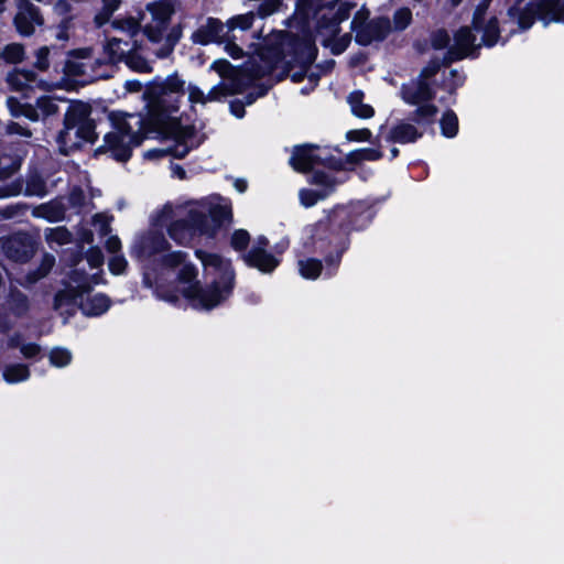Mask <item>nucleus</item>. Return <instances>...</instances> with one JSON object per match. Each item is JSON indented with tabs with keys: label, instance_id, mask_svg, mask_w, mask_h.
<instances>
[{
	"label": "nucleus",
	"instance_id": "f257e3e1",
	"mask_svg": "<svg viewBox=\"0 0 564 564\" xmlns=\"http://www.w3.org/2000/svg\"><path fill=\"white\" fill-rule=\"evenodd\" d=\"M200 261L206 281H198L196 267L183 251H173L161 257L158 269L144 272V283L154 289L156 297L176 303L184 297L196 310H213L232 294L235 272L229 259L200 249L195 251Z\"/></svg>",
	"mask_w": 564,
	"mask_h": 564
},
{
	"label": "nucleus",
	"instance_id": "f03ea898",
	"mask_svg": "<svg viewBox=\"0 0 564 564\" xmlns=\"http://www.w3.org/2000/svg\"><path fill=\"white\" fill-rule=\"evenodd\" d=\"M111 130L104 137V144L99 149L102 152H110L117 161H127L131 155V150L141 143L147 126L150 129H160L167 133L175 142L172 148L152 149L144 153L149 160L159 159L165 155L184 158L192 149L198 147L202 142L200 137L188 124H183L180 119H173L164 126H153L150 118L147 121L140 113H126L112 111L108 116Z\"/></svg>",
	"mask_w": 564,
	"mask_h": 564
},
{
	"label": "nucleus",
	"instance_id": "7ed1b4c3",
	"mask_svg": "<svg viewBox=\"0 0 564 564\" xmlns=\"http://www.w3.org/2000/svg\"><path fill=\"white\" fill-rule=\"evenodd\" d=\"M232 221V205L228 198L212 195L188 204L187 220L169 226L170 237L187 246L197 237L213 238L225 225Z\"/></svg>",
	"mask_w": 564,
	"mask_h": 564
},
{
	"label": "nucleus",
	"instance_id": "20e7f679",
	"mask_svg": "<svg viewBox=\"0 0 564 564\" xmlns=\"http://www.w3.org/2000/svg\"><path fill=\"white\" fill-rule=\"evenodd\" d=\"M97 283L96 275L87 276L82 269H75L68 278L65 290L56 294L54 308L61 315L70 316L79 306L86 316H99L110 307V300L102 293H90L93 284Z\"/></svg>",
	"mask_w": 564,
	"mask_h": 564
},
{
	"label": "nucleus",
	"instance_id": "39448f33",
	"mask_svg": "<svg viewBox=\"0 0 564 564\" xmlns=\"http://www.w3.org/2000/svg\"><path fill=\"white\" fill-rule=\"evenodd\" d=\"M209 68L218 73L223 78V82L215 85L208 93H204L195 85H189L187 87V93L191 104L205 105L210 101L220 100L229 95L240 93L246 86L250 85L252 80L271 72L272 66L269 64L257 68L246 66L242 70H237L228 61L217 59Z\"/></svg>",
	"mask_w": 564,
	"mask_h": 564
},
{
	"label": "nucleus",
	"instance_id": "423d86ee",
	"mask_svg": "<svg viewBox=\"0 0 564 564\" xmlns=\"http://www.w3.org/2000/svg\"><path fill=\"white\" fill-rule=\"evenodd\" d=\"M490 0H484L475 10L473 18L474 29L481 33V41L477 42L476 36L467 28H460L454 35L444 57L446 63L470 56L481 44L494 46L499 40L497 18L488 11Z\"/></svg>",
	"mask_w": 564,
	"mask_h": 564
},
{
	"label": "nucleus",
	"instance_id": "0eeeda50",
	"mask_svg": "<svg viewBox=\"0 0 564 564\" xmlns=\"http://www.w3.org/2000/svg\"><path fill=\"white\" fill-rule=\"evenodd\" d=\"M184 84L174 75L150 88L145 97L151 124L164 126L166 122L177 119L173 113L178 109V99L184 94Z\"/></svg>",
	"mask_w": 564,
	"mask_h": 564
},
{
	"label": "nucleus",
	"instance_id": "6e6552de",
	"mask_svg": "<svg viewBox=\"0 0 564 564\" xmlns=\"http://www.w3.org/2000/svg\"><path fill=\"white\" fill-rule=\"evenodd\" d=\"M90 107L86 104L72 105L65 116V128L58 135L59 149L68 153L82 142L96 140L95 124L89 118Z\"/></svg>",
	"mask_w": 564,
	"mask_h": 564
},
{
	"label": "nucleus",
	"instance_id": "1a4fd4ad",
	"mask_svg": "<svg viewBox=\"0 0 564 564\" xmlns=\"http://www.w3.org/2000/svg\"><path fill=\"white\" fill-rule=\"evenodd\" d=\"M438 68L440 64L437 62L430 63L422 69L417 80L404 85L402 88L403 100L419 106L415 111V120L417 122H431L437 112L433 105L426 102L433 96L427 82L437 73Z\"/></svg>",
	"mask_w": 564,
	"mask_h": 564
},
{
	"label": "nucleus",
	"instance_id": "9d476101",
	"mask_svg": "<svg viewBox=\"0 0 564 564\" xmlns=\"http://www.w3.org/2000/svg\"><path fill=\"white\" fill-rule=\"evenodd\" d=\"M173 216V208L166 205L153 218V229L148 234L139 236L134 239L131 248V253L141 261H145L161 252L165 251L169 242L163 234L159 230L165 226L166 221Z\"/></svg>",
	"mask_w": 564,
	"mask_h": 564
},
{
	"label": "nucleus",
	"instance_id": "9b49d317",
	"mask_svg": "<svg viewBox=\"0 0 564 564\" xmlns=\"http://www.w3.org/2000/svg\"><path fill=\"white\" fill-rule=\"evenodd\" d=\"M535 17L545 24L564 22V0H540L536 3H530L519 17V26L522 30L529 29Z\"/></svg>",
	"mask_w": 564,
	"mask_h": 564
},
{
	"label": "nucleus",
	"instance_id": "f8f14e48",
	"mask_svg": "<svg viewBox=\"0 0 564 564\" xmlns=\"http://www.w3.org/2000/svg\"><path fill=\"white\" fill-rule=\"evenodd\" d=\"M369 12L366 9H360L352 22L351 28L356 33V41L362 45H368L372 41L383 40L390 32V22L388 19H376L367 21Z\"/></svg>",
	"mask_w": 564,
	"mask_h": 564
},
{
	"label": "nucleus",
	"instance_id": "ddd939ff",
	"mask_svg": "<svg viewBox=\"0 0 564 564\" xmlns=\"http://www.w3.org/2000/svg\"><path fill=\"white\" fill-rule=\"evenodd\" d=\"M312 184L321 186L319 191L315 189H301L299 197L301 204L304 207H312L318 200L326 198L335 188V186L343 182V180L336 178L332 175V171L328 172L322 170H314L311 181Z\"/></svg>",
	"mask_w": 564,
	"mask_h": 564
},
{
	"label": "nucleus",
	"instance_id": "4468645a",
	"mask_svg": "<svg viewBox=\"0 0 564 564\" xmlns=\"http://www.w3.org/2000/svg\"><path fill=\"white\" fill-rule=\"evenodd\" d=\"M290 164L299 172L314 170L319 164L328 167L332 166V163L328 161L327 151L312 145L295 147L290 158Z\"/></svg>",
	"mask_w": 564,
	"mask_h": 564
},
{
	"label": "nucleus",
	"instance_id": "2eb2a0df",
	"mask_svg": "<svg viewBox=\"0 0 564 564\" xmlns=\"http://www.w3.org/2000/svg\"><path fill=\"white\" fill-rule=\"evenodd\" d=\"M8 107L13 116H25L31 120H39L41 118L54 115L58 106L51 97H40L36 100V107L20 105L13 97L8 98Z\"/></svg>",
	"mask_w": 564,
	"mask_h": 564
},
{
	"label": "nucleus",
	"instance_id": "dca6fc26",
	"mask_svg": "<svg viewBox=\"0 0 564 564\" xmlns=\"http://www.w3.org/2000/svg\"><path fill=\"white\" fill-rule=\"evenodd\" d=\"M268 240L265 237H259L251 250L245 256L248 265L257 268L263 273L272 272L279 264V260L264 250Z\"/></svg>",
	"mask_w": 564,
	"mask_h": 564
},
{
	"label": "nucleus",
	"instance_id": "f3484780",
	"mask_svg": "<svg viewBox=\"0 0 564 564\" xmlns=\"http://www.w3.org/2000/svg\"><path fill=\"white\" fill-rule=\"evenodd\" d=\"M14 24L21 35H31L35 25L43 24V18L40 15L39 9L33 4L21 0L19 11L14 18Z\"/></svg>",
	"mask_w": 564,
	"mask_h": 564
},
{
	"label": "nucleus",
	"instance_id": "a211bd4d",
	"mask_svg": "<svg viewBox=\"0 0 564 564\" xmlns=\"http://www.w3.org/2000/svg\"><path fill=\"white\" fill-rule=\"evenodd\" d=\"M148 10L152 15L153 21L155 22V28L147 26L145 33L151 41L156 42L161 36L162 29L172 17L174 9L170 1L163 0L155 3H150L148 6Z\"/></svg>",
	"mask_w": 564,
	"mask_h": 564
},
{
	"label": "nucleus",
	"instance_id": "6ab92c4d",
	"mask_svg": "<svg viewBox=\"0 0 564 564\" xmlns=\"http://www.w3.org/2000/svg\"><path fill=\"white\" fill-rule=\"evenodd\" d=\"M228 40L226 24L215 19H209L205 25L193 34V41L199 44L223 43Z\"/></svg>",
	"mask_w": 564,
	"mask_h": 564
},
{
	"label": "nucleus",
	"instance_id": "aec40b11",
	"mask_svg": "<svg viewBox=\"0 0 564 564\" xmlns=\"http://www.w3.org/2000/svg\"><path fill=\"white\" fill-rule=\"evenodd\" d=\"M90 57V48H80L74 51L65 66L67 74L74 76L88 75L90 78H93V75L88 74V69H93Z\"/></svg>",
	"mask_w": 564,
	"mask_h": 564
},
{
	"label": "nucleus",
	"instance_id": "412c9836",
	"mask_svg": "<svg viewBox=\"0 0 564 564\" xmlns=\"http://www.w3.org/2000/svg\"><path fill=\"white\" fill-rule=\"evenodd\" d=\"M2 248L8 258L17 261L24 262L32 254V245L22 237H12L6 240Z\"/></svg>",
	"mask_w": 564,
	"mask_h": 564
},
{
	"label": "nucleus",
	"instance_id": "4be33fe9",
	"mask_svg": "<svg viewBox=\"0 0 564 564\" xmlns=\"http://www.w3.org/2000/svg\"><path fill=\"white\" fill-rule=\"evenodd\" d=\"M134 48V44L131 45L129 42L123 41L122 39L111 37L106 42L104 52L107 62L117 63L122 59L126 61L129 53Z\"/></svg>",
	"mask_w": 564,
	"mask_h": 564
},
{
	"label": "nucleus",
	"instance_id": "5701e85b",
	"mask_svg": "<svg viewBox=\"0 0 564 564\" xmlns=\"http://www.w3.org/2000/svg\"><path fill=\"white\" fill-rule=\"evenodd\" d=\"M2 378L9 384L24 382L30 378V369L23 364H10L3 368Z\"/></svg>",
	"mask_w": 564,
	"mask_h": 564
},
{
	"label": "nucleus",
	"instance_id": "b1692460",
	"mask_svg": "<svg viewBox=\"0 0 564 564\" xmlns=\"http://www.w3.org/2000/svg\"><path fill=\"white\" fill-rule=\"evenodd\" d=\"M422 133L417 132L416 128L410 123L400 122L392 128L390 132V140L399 143H408L415 141Z\"/></svg>",
	"mask_w": 564,
	"mask_h": 564
},
{
	"label": "nucleus",
	"instance_id": "393cba45",
	"mask_svg": "<svg viewBox=\"0 0 564 564\" xmlns=\"http://www.w3.org/2000/svg\"><path fill=\"white\" fill-rule=\"evenodd\" d=\"M348 104L350 106L351 112L359 118H371L375 113L373 108L368 105L364 104V93L356 90L352 91L348 96Z\"/></svg>",
	"mask_w": 564,
	"mask_h": 564
},
{
	"label": "nucleus",
	"instance_id": "a878e982",
	"mask_svg": "<svg viewBox=\"0 0 564 564\" xmlns=\"http://www.w3.org/2000/svg\"><path fill=\"white\" fill-rule=\"evenodd\" d=\"M8 83L15 90H24L34 86L35 77L32 72L14 70L8 75Z\"/></svg>",
	"mask_w": 564,
	"mask_h": 564
},
{
	"label": "nucleus",
	"instance_id": "bb28decb",
	"mask_svg": "<svg viewBox=\"0 0 564 564\" xmlns=\"http://www.w3.org/2000/svg\"><path fill=\"white\" fill-rule=\"evenodd\" d=\"M55 263V258L51 254H44L42 261L34 272H30L25 278V283L33 284L48 274Z\"/></svg>",
	"mask_w": 564,
	"mask_h": 564
},
{
	"label": "nucleus",
	"instance_id": "cd10ccee",
	"mask_svg": "<svg viewBox=\"0 0 564 564\" xmlns=\"http://www.w3.org/2000/svg\"><path fill=\"white\" fill-rule=\"evenodd\" d=\"M48 360L53 367L65 368L70 365L73 360V354L67 348L54 347L48 351Z\"/></svg>",
	"mask_w": 564,
	"mask_h": 564
},
{
	"label": "nucleus",
	"instance_id": "c85d7f7f",
	"mask_svg": "<svg viewBox=\"0 0 564 564\" xmlns=\"http://www.w3.org/2000/svg\"><path fill=\"white\" fill-rule=\"evenodd\" d=\"M299 271L304 279L315 280L322 272L321 261L312 258L299 260Z\"/></svg>",
	"mask_w": 564,
	"mask_h": 564
},
{
	"label": "nucleus",
	"instance_id": "c756f323",
	"mask_svg": "<svg viewBox=\"0 0 564 564\" xmlns=\"http://www.w3.org/2000/svg\"><path fill=\"white\" fill-rule=\"evenodd\" d=\"M121 0H102V9L95 17V22L98 26L104 25L119 8Z\"/></svg>",
	"mask_w": 564,
	"mask_h": 564
},
{
	"label": "nucleus",
	"instance_id": "7c9ffc66",
	"mask_svg": "<svg viewBox=\"0 0 564 564\" xmlns=\"http://www.w3.org/2000/svg\"><path fill=\"white\" fill-rule=\"evenodd\" d=\"M441 129L443 135L446 138H453L458 131V119L452 111H447L443 115L441 120Z\"/></svg>",
	"mask_w": 564,
	"mask_h": 564
},
{
	"label": "nucleus",
	"instance_id": "2f4dec72",
	"mask_svg": "<svg viewBox=\"0 0 564 564\" xmlns=\"http://www.w3.org/2000/svg\"><path fill=\"white\" fill-rule=\"evenodd\" d=\"M24 58V48L21 44L12 43L2 51V59L7 63H20Z\"/></svg>",
	"mask_w": 564,
	"mask_h": 564
},
{
	"label": "nucleus",
	"instance_id": "473e14b6",
	"mask_svg": "<svg viewBox=\"0 0 564 564\" xmlns=\"http://www.w3.org/2000/svg\"><path fill=\"white\" fill-rule=\"evenodd\" d=\"M253 23V14L252 13H246V14H240V15H237L232 19H230L227 24H226V29L228 30V34L231 33V31H234L235 29H240V30H248L249 28H251Z\"/></svg>",
	"mask_w": 564,
	"mask_h": 564
},
{
	"label": "nucleus",
	"instance_id": "72a5a7b5",
	"mask_svg": "<svg viewBox=\"0 0 564 564\" xmlns=\"http://www.w3.org/2000/svg\"><path fill=\"white\" fill-rule=\"evenodd\" d=\"M111 25L113 29L122 31L129 36H134L140 30V23L133 18L115 20Z\"/></svg>",
	"mask_w": 564,
	"mask_h": 564
},
{
	"label": "nucleus",
	"instance_id": "f704fd0d",
	"mask_svg": "<svg viewBox=\"0 0 564 564\" xmlns=\"http://www.w3.org/2000/svg\"><path fill=\"white\" fill-rule=\"evenodd\" d=\"M126 64L131 69H133L135 72H141V73L151 72V67H150L148 61L134 53H131V52L127 56Z\"/></svg>",
	"mask_w": 564,
	"mask_h": 564
},
{
	"label": "nucleus",
	"instance_id": "c9c22d12",
	"mask_svg": "<svg viewBox=\"0 0 564 564\" xmlns=\"http://www.w3.org/2000/svg\"><path fill=\"white\" fill-rule=\"evenodd\" d=\"M412 20V13L409 9L402 8L394 13L393 24L395 30H404L409 26Z\"/></svg>",
	"mask_w": 564,
	"mask_h": 564
},
{
	"label": "nucleus",
	"instance_id": "e433bc0d",
	"mask_svg": "<svg viewBox=\"0 0 564 564\" xmlns=\"http://www.w3.org/2000/svg\"><path fill=\"white\" fill-rule=\"evenodd\" d=\"M451 44L452 43L449 42V36L446 31L438 30V31H435L434 33H432L431 45L435 50H442L445 47L449 48Z\"/></svg>",
	"mask_w": 564,
	"mask_h": 564
},
{
	"label": "nucleus",
	"instance_id": "4c0bfd02",
	"mask_svg": "<svg viewBox=\"0 0 564 564\" xmlns=\"http://www.w3.org/2000/svg\"><path fill=\"white\" fill-rule=\"evenodd\" d=\"M250 240L248 231L238 229L231 236V246L235 250H243Z\"/></svg>",
	"mask_w": 564,
	"mask_h": 564
},
{
	"label": "nucleus",
	"instance_id": "58836bf2",
	"mask_svg": "<svg viewBox=\"0 0 564 564\" xmlns=\"http://www.w3.org/2000/svg\"><path fill=\"white\" fill-rule=\"evenodd\" d=\"M112 218L106 214H97L94 217V226L100 235H107L110 230Z\"/></svg>",
	"mask_w": 564,
	"mask_h": 564
},
{
	"label": "nucleus",
	"instance_id": "ea45409f",
	"mask_svg": "<svg viewBox=\"0 0 564 564\" xmlns=\"http://www.w3.org/2000/svg\"><path fill=\"white\" fill-rule=\"evenodd\" d=\"M69 232L64 228H55L51 229L50 232L46 234V238L48 241L57 242L59 245L66 243L69 241Z\"/></svg>",
	"mask_w": 564,
	"mask_h": 564
},
{
	"label": "nucleus",
	"instance_id": "a19ab883",
	"mask_svg": "<svg viewBox=\"0 0 564 564\" xmlns=\"http://www.w3.org/2000/svg\"><path fill=\"white\" fill-rule=\"evenodd\" d=\"M126 267H127V260L121 254H115L109 260V270L113 274H121L124 271Z\"/></svg>",
	"mask_w": 564,
	"mask_h": 564
},
{
	"label": "nucleus",
	"instance_id": "79ce46f5",
	"mask_svg": "<svg viewBox=\"0 0 564 564\" xmlns=\"http://www.w3.org/2000/svg\"><path fill=\"white\" fill-rule=\"evenodd\" d=\"M26 192L29 195L43 196L46 193L45 185L40 178H33L28 182Z\"/></svg>",
	"mask_w": 564,
	"mask_h": 564
},
{
	"label": "nucleus",
	"instance_id": "37998d69",
	"mask_svg": "<svg viewBox=\"0 0 564 564\" xmlns=\"http://www.w3.org/2000/svg\"><path fill=\"white\" fill-rule=\"evenodd\" d=\"M370 137H371V132L368 129H355V130H349L346 133V138L349 141H357V142L367 141L370 139Z\"/></svg>",
	"mask_w": 564,
	"mask_h": 564
},
{
	"label": "nucleus",
	"instance_id": "c03bdc74",
	"mask_svg": "<svg viewBox=\"0 0 564 564\" xmlns=\"http://www.w3.org/2000/svg\"><path fill=\"white\" fill-rule=\"evenodd\" d=\"M11 307L17 315L23 314L28 310L26 297L22 294H17L12 297Z\"/></svg>",
	"mask_w": 564,
	"mask_h": 564
},
{
	"label": "nucleus",
	"instance_id": "a18cd8bd",
	"mask_svg": "<svg viewBox=\"0 0 564 564\" xmlns=\"http://www.w3.org/2000/svg\"><path fill=\"white\" fill-rule=\"evenodd\" d=\"M48 47L43 46L36 52L35 66L41 70H45L48 67Z\"/></svg>",
	"mask_w": 564,
	"mask_h": 564
},
{
	"label": "nucleus",
	"instance_id": "49530a36",
	"mask_svg": "<svg viewBox=\"0 0 564 564\" xmlns=\"http://www.w3.org/2000/svg\"><path fill=\"white\" fill-rule=\"evenodd\" d=\"M87 262L93 269H98L104 263V257L99 249H91L87 254Z\"/></svg>",
	"mask_w": 564,
	"mask_h": 564
},
{
	"label": "nucleus",
	"instance_id": "de8ad7c7",
	"mask_svg": "<svg viewBox=\"0 0 564 564\" xmlns=\"http://www.w3.org/2000/svg\"><path fill=\"white\" fill-rule=\"evenodd\" d=\"M344 19H346V15H343L339 19L332 21L330 24L327 26H322L319 29V33L325 36H328L329 39L335 36L339 32L338 24Z\"/></svg>",
	"mask_w": 564,
	"mask_h": 564
},
{
	"label": "nucleus",
	"instance_id": "09e8293b",
	"mask_svg": "<svg viewBox=\"0 0 564 564\" xmlns=\"http://www.w3.org/2000/svg\"><path fill=\"white\" fill-rule=\"evenodd\" d=\"M221 44H225V51L232 58H240L242 56V50L237 44L232 43L230 34H228V40Z\"/></svg>",
	"mask_w": 564,
	"mask_h": 564
},
{
	"label": "nucleus",
	"instance_id": "8fccbe9b",
	"mask_svg": "<svg viewBox=\"0 0 564 564\" xmlns=\"http://www.w3.org/2000/svg\"><path fill=\"white\" fill-rule=\"evenodd\" d=\"M355 155L357 160H377L381 153L377 149H361Z\"/></svg>",
	"mask_w": 564,
	"mask_h": 564
},
{
	"label": "nucleus",
	"instance_id": "3c124183",
	"mask_svg": "<svg viewBox=\"0 0 564 564\" xmlns=\"http://www.w3.org/2000/svg\"><path fill=\"white\" fill-rule=\"evenodd\" d=\"M20 351L25 358H32L40 352V346L34 343L23 344Z\"/></svg>",
	"mask_w": 564,
	"mask_h": 564
},
{
	"label": "nucleus",
	"instance_id": "603ef678",
	"mask_svg": "<svg viewBox=\"0 0 564 564\" xmlns=\"http://www.w3.org/2000/svg\"><path fill=\"white\" fill-rule=\"evenodd\" d=\"M321 230H324V225L319 224V225L307 226L304 229L303 238L306 240H311V243L315 245V241H314L315 235L317 234V231H321Z\"/></svg>",
	"mask_w": 564,
	"mask_h": 564
},
{
	"label": "nucleus",
	"instance_id": "864d4df0",
	"mask_svg": "<svg viewBox=\"0 0 564 564\" xmlns=\"http://www.w3.org/2000/svg\"><path fill=\"white\" fill-rule=\"evenodd\" d=\"M105 245L110 253H117L121 249V241L117 236H110Z\"/></svg>",
	"mask_w": 564,
	"mask_h": 564
},
{
	"label": "nucleus",
	"instance_id": "5fc2aeb1",
	"mask_svg": "<svg viewBox=\"0 0 564 564\" xmlns=\"http://www.w3.org/2000/svg\"><path fill=\"white\" fill-rule=\"evenodd\" d=\"M449 75H451V77L453 78V83H446V87H447L448 89H451V90H452V89H454V88H456V87H458L459 85H462V84H463V79H464V78H463V76H462V75H459L456 70L452 69V70L449 72Z\"/></svg>",
	"mask_w": 564,
	"mask_h": 564
},
{
	"label": "nucleus",
	"instance_id": "6e6d98bb",
	"mask_svg": "<svg viewBox=\"0 0 564 564\" xmlns=\"http://www.w3.org/2000/svg\"><path fill=\"white\" fill-rule=\"evenodd\" d=\"M54 10L59 14H64L69 11V4L65 0H58L54 6Z\"/></svg>",
	"mask_w": 564,
	"mask_h": 564
},
{
	"label": "nucleus",
	"instance_id": "4d7b16f0",
	"mask_svg": "<svg viewBox=\"0 0 564 564\" xmlns=\"http://www.w3.org/2000/svg\"><path fill=\"white\" fill-rule=\"evenodd\" d=\"M231 112L237 118H242L245 116V109L241 105L231 104L230 106Z\"/></svg>",
	"mask_w": 564,
	"mask_h": 564
},
{
	"label": "nucleus",
	"instance_id": "13d9d810",
	"mask_svg": "<svg viewBox=\"0 0 564 564\" xmlns=\"http://www.w3.org/2000/svg\"><path fill=\"white\" fill-rule=\"evenodd\" d=\"M172 174L173 176L180 178V180H184L185 178V171L184 169L181 166V165H173L172 166Z\"/></svg>",
	"mask_w": 564,
	"mask_h": 564
},
{
	"label": "nucleus",
	"instance_id": "bf43d9fd",
	"mask_svg": "<svg viewBox=\"0 0 564 564\" xmlns=\"http://www.w3.org/2000/svg\"><path fill=\"white\" fill-rule=\"evenodd\" d=\"M234 187L237 192L243 193L247 189V182L242 178H237L234 182Z\"/></svg>",
	"mask_w": 564,
	"mask_h": 564
},
{
	"label": "nucleus",
	"instance_id": "052dcab7",
	"mask_svg": "<svg viewBox=\"0 0 564 564\" xmlns=\"http://www.w3.org/2000/svg\"><path fill=\"white\" fill-rule=\"evenodd\" d=\"M126 88L129 91H139L141 89V84L137 80H128L126 83Z\"/></svg>",
	"mask_w": 564,
	"mask_h": 564
},
{
	"label": "nucleus",
	"instance_id": "680f3d73",
	"mask_svg": "<svg viewBox=\"0 0 564 564\" xmlns=\"http://www.w3.org/2000/svg\"><path fill=\"white\" fill-rule=\"evenodd\" d=\"M336 0H310V3L313 6V4H318L319 2L321 3V7H328L333 3H335Z\"/></svg>",
	"mask_w": 564,
	"mask_h": 564
},
{
	"label": "nucleus",
	"instance_id": "e2e57ef3",
	"mask_svg": "<svg viewBox=\"0 0 564 564\" xmlns=\"http://www.w3.org/2000/svg\"><path fill=\"white\" fill-rule=\"evenodd\" d=\"M8 129H9V132H10V133H21V134H26V135H29V133H24V132L22 131V129H20V127H19L18 124H15V123L10 124V126L8 127Z\"/></svg>",
	"mask_w": 564,
	"mask_h": 564
},
{
	"label": "nucleus",
	"instance_id": "0e129e2a",
	"mask_svg": "<svg viewBox=\"0 0 564 564\" xmlns=\"http://www.w3.org/2000/svg\"><path fill=\"white\" fill-rule=\"evenodd\" d=\"M276 4H278V0H271V6H272V8H271V9H269V10L263 9L262 13H263L264 15H267V14H271V13L275 10Z\"/></svg>",
	"mask_w": 564,
	"mask_h": 564
},
{
	"label": "nucleus",
	"instance_id": "69168bd1",
	"mask_svg": "<svg viewBox=\"0 0 564 564\" xmlns=\"http://www.w3.org/2000/svg\"><path fill=\"white\" fill-rule=\"evenodd\" d=\"M172 51V46L169 45L167 48H165L164 51L160 52L158 55L159 57H165L170 54V52Z\"/></svg>",
	"mask_w": 564,
	"mask_h": 564
},
{
	"label": "nucleus",
	"instance_id": "338daca9",
	"mask_svg": "<svg viewBox=\"0 0 564 564\" xmlns=\"http://www.w3.org/2000/svg\"><path fill=\"white\" fill-rule=\"evenodd\" d=\"M57 39H59V40H66V39H67V35H66V33L63 31V32H61V33H58V34H57Z\"/></svg>",
	"mask_w": 564,
	"mask_h": 564
},
{
	"label": "nucleus",
	"instance_id": "774afa93",
	"mask_svg": "<svg viewBox=\"0 0 564 564\" xmlns=\"http://www.w3.org/2000/svg\"><path fill=\"white\" fill-rule=\"evenodd\" d=\"M84 240L87 241V242H90L91 241V234H86L85 237H84Z\"/></svg>",
	"mask_w": 564,
	"mask_h": 564
}]
</instances>
